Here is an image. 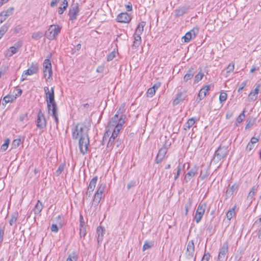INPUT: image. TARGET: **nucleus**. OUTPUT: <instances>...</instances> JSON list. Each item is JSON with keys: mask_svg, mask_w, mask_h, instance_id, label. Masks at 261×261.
Returning <instances> with one entry per match:
<instances>
[{"mask_svg": "<svg viewBox=\"0 0 261 261\" xmlns=\"http://www.w3.org/2000/svg\"><path fill=\"white\" fill-rule=\"evenodd\" d=\"M44 91L45 94L48 113L53 117L56 122H57L58 121L57 107L55 100L54 88L51 87L49 89L48 87H45Z\"/></svg>", "mask_w": 261, "mask_h": 261, "instance_id": "1", "label": "nucleus"}, {"mask_svg": "<svg viewBox=\"0 0 261 261\" xmlns=\"http://www.w3.org/2000/svg\"><path fill=\"white\" fill-rule=\"evenodd\" d=\"M126 116L125 115L119 114H115L110 120L108 124V130H121L123 129L122 126L125 123Z\"/></svg>", "mask_w": 261, "mask_h": 261, "instance_id": "2", "label": "nucleus"}, {"mask_svg": "<svg viewBox=\"0 0 261 261\" xmlns=\"http://www.w3.org/2000/svg\"><path fill=\"white\" fill-rule=\"evenodd\" d=\"M80 138L79 140V146L81 153L85 155L88 151L89 145V139L87 132H80Z\"/></svg>", "mask_w": 261, "mask_h": 261, "instance_id": "3", "label": "nucleus"}, {"mask_svg": "<svg viewBox=\"0 0 261 261\" xmlns=\"http://www.w3.org/2000/svg\"><path fill=\"white\" fill-rule=\"evenodd\" d=\"M145 22L142 21L138 25L134 35V41L132 45L133 49H137L141 43V35L144 31Z\"/></svg>", "mask_w": 261, "mask_h": 261, "instance_id": "4", "label": "nucleus"}, {"mask_svg": "<svg viewBox=\"0 0 261 261\" xmlns=\"http://www.w3.org/2000/svg\"><path fill=\"white\" fill-rule=\"evenodd\" d=\"M62 27L58 24L50 25L45 33V37L49 40H55L60 34Z\"/></svg>", "mask_w": 261, "mask_h": 261, "instance_id": "5", "label": "nucleus"}, {"mask_svg": "<svg viewBox=\"0 0 261 261\" xmlns=\"http://www.w3.org/2000/svg\"><path fill=\"white\" fill-rule=\"evenodd\" d=\"M171 146V142L169 140H166L163 146L159 149L157 154L155 162L156 164L161 163L165 158L168 149Z\"/></svg>", "mask_w": 261, "mask_h": 261, "instance_id": "6", "label": "nucleus"}, {"mask_svg": "<svg viewBox=\"0 0 261 261\" xmlns=\"http://www.w3.org/2000/svg\"><path fill=\"white\" fill-rule=\"evenodd\" d=\"M206 207V204L205 203H200L197 207L196 213L194 216V219L196 223H199L205 213Z\"/></svg>", "mask_w": 261, "mask_h": 261, "instance_id": "7", "label": "nucleus"}, {"mask_svg": "<svg viewBox=\"0 0 261 261\" xmlns=\"http://www.w3.org/2000/svg\"><path fill=\"white\" fill-rule=\"evenodd\" d=\"M228 250V243L227 242H225L220 248L217 261H224L225 259H226Z\"/></svg>", "mask_w": 261, "mask_h": 261, "instance_id": "8", "label": "nucleus"}, {"mask_svg": "<svg viewBox=\"0 0 261 261\" xmlns=\"http://www.w3.org/2000/svg\"><path fill=\"white\" fill-rule=\"evenodd\" d=\"M228 151L227 147L220 145L215 151L214 159L218 161H220L226 156Z\"/></svg>", "mask_w": 261, "mask_h": 261, "instance_id": "9", "label": "nucleus"}, {"mask_svg": "<svg viewBox=\"0 0 261 261\" xmlns=\"http://www.w3.org/2000/svg\"><path fill=\"white\" fill-rule=\"evenodd\" d=\"M22 46V41H19L15 43L14 46L10 47L5 53V57H10L17 53Z\"/></svg>", "mask_w": 261, "mask_h": 261, "instance_id": "10", "label": "nucleus"}, {"mask_svg": "<svg viewBox=\"0 0 261 261\" xmlns=\"http://www.w3.org/2000/svg\"><path fill=\"white\" fill-rule=\"evenodd\" d=\"M185 254L187 258L190 259L194 257V259H195V246L193 240H191L188 242Z\"/></svg>", "mask_w": 261, "mask_h": 261, "instance_id": "11", "label": "nucleus"}, {"mask_svg": "<svg viewBox=\"0 0 261 261\" xmlns=\"http://www.w3.org/2000/svg\"><path fill=\"white\" fill-rule=\"evenodd\" d=\"M44 76L46 80L49 79L52 75L51 65L48 59H45L43 62Z\"/></svg>", "mask_w": 261, "mask_h": 261, "instance_id": "12", "label": "nucleus"}, {"mask_svg": "<svg viewBox=\"0 0 261 261\" xmlns=\"http://www.w3.org/2000/svg\"><path fill=\"white\" fill-rule=\"evenodd\" d=\"M38 70L37 65H32L28 69L24 70L22 74L21 80L23 81L25 80L28 75H32L36 73Z\"/></svg>", "mask_w": 261, "mask_h": 261, "instance_id": "13", "label": "nucleus"}, {"mask_svg": "<svg viewBox=\"0 0 261 261\" xmlns=\"http://www.w3.org/2000/svg\"><path fill=\"white\" fill-rule=\"evenodd\" d=\"M198 32L199 29L197 28H194L187 32L185 35L182 37V39L184 40L185 42H188L192 39L195 38Z\"/></svg>", "mask_w": 261, "mask_h": 261, "instance_id": "14", "label": "nucleus"}, {"mask_svg": "<svg viewBox=\"0 0 261 261\" xmlns=\"http://www.w3.org/2000/svg\"><path fill=\"white\" fill-rule=\"evenodd\" d=\"M91 124L90 119H86L83 122L76 125L75 130H89L91 129Z\"/></svg>", "mask_w": 261, "mask_h": 261, "instance_id": "15", "label": "nucleus"}, {"mask_svg": "<svg viewBox=\"0 0 261 261\" xmlns=\"http://www.w3.org/2000/svg\"><path fill=\"white\" fill-rule=\"evenodd\" d=\"M36 125L39 129H43L46 126V120L44 115L40 111L37 115Z\"/></svg>", "mask_w": 261, "mask_h": 261, "instance_id": "16", "label": "nucleus"}, {"mask_svg": "<svg viewBox=\"0 0 261 261\" xmlns=\"http://www.w3.org/2000/svg\"><path fill=\"white\" fill-rule=\"evenodd\" d=\"M132 17L130 15L126 12L121 13L118 15L116 20L120 23H127L131 20Z\"/></svg>", "mask_w": 261, "mask_h": 261, "instance_id": "17", "label": "nucleus"}, {"mask_svg": "<svg viewBox=\"0 0 261 261\" xmlns=\"http://www.w3.org/2000/svg\"><path fill=\"white\" fill-rule=\"evenodd\" d=\"M79 12L78 6L76 5H72L69 12V19L71 20H75Z\"/></svg>", "mask_w": 261, "mask_h": 261, "instance_id": "18", "label": "nucleus"}, {"mask_svg": "<svg viewBox=\"0 0 261 261\" xmlns=\"http://www.w3.org/2000/svg\"><path fill=\"white\" fill-rule=\"evenodd\" d=\"M261 92V84L256 85L254 90L250 92L248 96L251 101H255L257 99V95Z\"/></svg>", "mask_w": 261, "mask_h": 261, "instance_id": "19", "label": "nucleus"}, {"mask_svg": "<svg viewBox=\"0 0 261 261\" xmlns=\"http://www.w3.org/2000/svg\"><path fill=\"white\" fill-rule=\"evenodd\" d=\"M198 172V167L194 166L186 174L185 177V181L186 182H188L191 180L192 177H194Z\"/></svg>", "mask_w": 261, "mask_h": 261, "instance_id": "20", "label": "nucleus"}, {"mask_svg": "<svg viewBox=\"0 0 261 261\" xmlns=\"http://www.w3.org/2000/svg\"><path fill=\"white\" fill-rule=\"evenodd\" d=\"M210 86L207 85L200 89L197 96L199 100H202L205 97L207 92L210 90Z\"/></svg>", "mask_w": 261, "mask_h": 261, "instance_id": "21", "label": "nucleus"}, {"mask_svg": "<svg viewBox=\"0 0 261 261\" xmlns=\"http://www.w3.org/2000/svg\"><path fill=\"white\" fill-rule=\"evenodd\" d=\"M186 97V94L185 92H179L178 93L175 98L173 101V105H177L181 101H183Z\"/></svg>", "mask_w": 261, "mask_h": 261, "instance_id": "22", "label": "nucleus"}, {"mask_svg": "<svg viewBox=\"0 0 261 261\" xmlns=\"http://www.w3.org/2000/svg\"><path fill=\"white\" fill-rule=\"evenodd\" d=\"M105 231V229L100 226L97 228L96 232L97 234V243L98 245L101 243L103 240Z\"/></svg>", "mask_w": 261, "mask_h": 261, "instance_id": "23", "label": "nucleus"}, {"mask_svg": "<svg viewBox=\"0 0 261 261\" xmlns=\"http://www.w3.org/2000/svg\"><path fill=\"white\" fill-rule=\"evenodd\" d=\"M160 83H156L152 87L149 88L147 92V96L152 97L155 94L156 90L160 87Z\"/></svg>", "mask_w": 261, "mask_h": 261, "instance_id": "24", "label": "nucleus"}, {"mask_svg": "<svg viewBox=\"0 0 261 261\" xmlns=\"http://www.w3.org/2000/svg\"><path fill=\"white\" fill-rule=\"evenodd\" d=\"M102 195L99 194L97 192L95 193L92 201V205H94L95 206L98 205V204L99 203L101 199Z\"/></svg>", "mask_w": 261, "mask_h": 261, "instance_id": "25", "label": "nucleus"}, {"mask_svg": "<svg viewBox=\"0 0 261 261\" xmlns=\"http://www.w3.org/2000/svg\"><path fill=\"white\" fill-rule=\"evenodd\" d=\"M238 186L236 184H233L232 186H231L228 189L226 190V194L227 196L230 197L232 195L235 191L238 189Z\"/></svg>", "mask_w": 261, "mask_h": 261, "instance_id": "26", "label": "nucleus"}, {"mask_svg": "<svg viewBox=\"0 0 261 261\" xmlns=\"http://www.w3.org/2000/svg\"><path fill=\"white\" fill-rule=\"evenodd\" d=\"M42 208H43L42 204L39 200H38L37 201L35 207L33 209V211L34 212V213L35 214H39L41 212Z\"/></svg>", "mask_w": 261, "mask_h": 261, "instance_id": "27", "label": "nucleus"}, {"mask_svg": "<svg viewBox=\"0 0 261 261\" xmlns=\"http://www.w3.org/2000/svg\"><path fill=\"white\" fill-rule=\"evenodd\" d=\"M78 257L79 255L77 252H72L68 255L66 261H77Z\"/></svg>", "mask_w": 261, "mask_h": 261, "instance_id": "28", "label": "nucleus"}, {"mask_svg": "<svg viewBox=\"0 0 261 261\" xmlns=\"http://www.w3.org/2000/svg\"><path fill=\"white\" fill-rule=\"evenodd\" d=\"M236 205H234L232 208L229 209L227 214H226V217L228 220H230L232 217L235 215L236 212H235V208H236Z\"/></svg>", "mask_w": 261, "mask_h": 261, "instance_id": "29", "label": "nucleus"}, {"mask_svg": "<svg viewBox=\"0 0 261 261\" xmlns=\"http://www.w3.org/2000/svg\"><path fill=\"white\" fill-rule=\"evenodd\" d=\"M194 74V72L192 69H190L184 77V81L186 82L191 79Z\"/></svg>", "mask_w": 261, "mask_h": 261, "instance_id": "30", "label": "nucleus"}, {"mask_svg": "<svg viewBox=\"0 0 261 261\" xmlns=\"http://www.w3.org/2000/svg\"><path fill=\"white\" fill-rule=\"evenodd\" d=\"M234 65L233 63H230L226 68L225 77H228L230 73H232L234 70Z\"/></svg>", "mask_w": 261, "mask_h": 261, "instance_id": "31", "label": "nucleus"}, {"mask_svg": "<svg viewBox=\"0 0 261 261\" xmlns=\"http://www.w3.org/2000/svg\"><path fill=\"white\" fill-rule=\"evenodd\" d=\"M68 6V3L66 0H64L62 4H61V6L58 8V13L60 14H62L64 11L66 9L67 7Z\"/></svg>", "mask_w": 261, "mask_h": 261, "instance_id": "32", "label": "nucleus"}, {"mask_svg": "<svg viewBox=\"0 0 261 261\" xmlns=\"http://www.w3.org/2000/svg\"><path fill=\"white\" fill-rule=\"evenodd\" d=\"M15 99L16 96H14L13 95H8L4 97L3 101H5L6 103H7L12 102Z\"/></svg>", "mask_w": 261, "mask_h": 261, "instance_id": "33", "label": "nucleus"}, {"mask_svg": "<svg viewBox=\"0 0 261 261\" xmlns=\"http://www.w3.org/2000/svg\"><path fill=\"white\" fill-rule=\"evenodd\" d=\"M204 73L202 72V70H200L199 72L195 76L194 83H198L202 79Z\"/></svg>", "mask_w": 261, "mask_h": 261, "instance_id": "34", "label": "nucleus"}, {"mask_svg": "<svg viewBox=\"0 0 261 261\" xmlns=\"http://www.w3.org/2000/svg\"><path fill=\"white\" fill-rule=\"evenodd\" d=\"M13 11L14 8L13 7H11L6 10L2 11V13L3 14L4 16L7 18L8 16L12 15Z\"/></svg>", "mask_w": 261, "mask_h": 261, "instance_id": "35", "label": "nucleus"}, {"mask_svg": "<svg viewBox=\"0 0 261 261\" xmlns=\"http://www.w3.org/2000/svg\"><path fill=\"white\" fill-rule=\"evenodd\" d=\"M195 122V120L193 118L189 119L185 124V129H190L191 127L194 124Z\"/></svg>", "mask_w": 261, "mask_h": 261, "instance_id": "36", "label": "nucleus"}, {"mask_svg": "<svg viewBox=\"0 0 261 261\" xmlns=\"http://www.w3.org/2000/svg\"><path fill=\"white\" fill-rule=\"evenodd\" d=\"M119 132H112L111 134L110 135V137L109 140L108 144H112L114 140L115 139L116 137L117 136L118 133Z\"/></svg>", "mask_w": 261, "mask_h": 261, "instance_id": "37", "label": "nucleus"}, {"mask_svg": "<svg viewBox=\"0 0 261 261\" xmlns=\"http://www.w3.org/2000/svg\"><path fill=\"white\" fill-rule=\"evenodd\" d=\"M256 190H257V188L255 186L251 188V190L250 191V192L248 194L247 198L248 199L250 200L251 201H252V200L253 199V196L254 195L255 192Z\"/></svg>", "mask_w": 261, "mask_h": 261, "instance_id": "38", "label": "nucleus"}, {"mask_svg": "<svg viewBox=\"0 0 261 261\" xmlns=\"http://www.w3.org/2000/svg\"><path fill=\"white\" fill-rule=\"evenodd\" d=\"M245 110H243L242 113H241L239 116L237 117L236 120V123L237 124H240L241 123L242 121L245 119Z\"/></svg>", "mask_w": 261, "mask_h": 261, "instance_id": "39", "label": "nucleus"}, {"mask_svg": "<svg viewBox=\"0 0 261 261\" xmlns=\"http://www.w3.org/2000/svg\"><path fill=\"white\" fill-rule=\"evenodd\" d=\"M10 140L9 139H5L4 143L1 147V150L2 151H5L7 149Z\"/></svg>", "mask_w": 261, "mask_h": 261, "instance_id": "40", "label": "nucleus"}, {"mask_svg": "<svg viewBox=\"0 0 261 261\" xmlns=\"http://www.w3.org/2000/svg\"><path fill=\"white\" fill-rule=\"evenodd\" d=\"M21 143L20 139L18 138L14 140L12 143V148H16Z\"/></svg>", "mask_w": 261, "mask_h": 261, "instance_id": "41", "label": "nucleus"}, {"mask_svg": "<svg viewBox=\"0 0 261 261\" xmlns=\"http://www.w3.org/2000/svg\"><path fill=\"white\" fill-rule=\"evenodd\" d=\"M154 245L153 242H148L145 241L143 246V251H145L147 249H150Z\"/></svg>", "mask_w": 261, "mask_h": 261, "instance_id": "42", "label": "nucleus"}, {"mask_svg": "<svg viewBox=\"0 0 261 261\" xmlns=\"http://www.w3.org/2000/svg\"><path fill=\"white\" fill-rule=\"evenodd\" d=\"M106 188V185L101 183L98 185V188L96 192L102 195Z\"/></svg>", "mask_w": 261, "mask_h": 261, "instance_id": "43", "label": "nucleus"}, {"mask_svg": "<svg viewBox=\"0 0 261 261\" xmlns=\"http://www.w3.org/2000/svg\"><path fill=\"white\" fill-rule=\"evenodd\" d=\"M255 119L252 118H248L247 120V124L245 127L246 129H249L250 127L253 125Z\"/></svg>", "mask_w": 261, "mask_h": 261, "instance_id": "44", "label": "nucleus"}, {"mask_svg": "<svg viewBox=\"0 0 261 261\" xmlns=\"http://www.w3.org/2000/svg\"><path fill=\"white\" fill-rule=\"evenodd\" d=\"M227 97V94L225 92H221L219 96V101L220 103L224 102Z\"/></svg>", "mask_w": 261, "mask_h": 261, "instance_id": "45", "label": "nucleus"}, {"mask_svg": "<svg viewBox=\"0 0 261 261\" xmlns=\"http://www.w3.org/2000/svg\"><path fill=\"white\" fill-rule=\"evenodd\" d=\"M65 167V164L63 163V164H60V166H59L58 169L56 171V173H55L56 175L57 176H59L62 173V172L64 170Z\"/></svg>", "mask_w": 261, "mask_h": 261, "instance_id": "46", "label": "nucleus"}, {"mask_svg": "<svg viewBox=\"0 0 261 261\" xmlns=\"http://www.w3.org/2000/svg\"><path fill=\"white\" fill-rule=\"evenodd\" d=\"M17 213H14L11 216V218L10 219L9 221V223L10 225H13L14 224H15L17 221Z\"/></svg>", "mask_w": 261, "mask_h": 261, "instance_id": "47", "label": "nucleus"}, {"mask_svg": "<svg viewBox=\"0 0 261 261\" xmlns=\"http://www.w3.org/2000/svg\"><path fill=\"white\" fill-rule=\"evenodd\" d=\"M8 30V27L6 25H3L0 28V39L2 38L4 35L7 32Z\"/></svg>", "mask_w": 261, "mask_h": 261, "instance_id": "48", "label": "nucleus"}, {"mask_svg": "<svg viewBox=\"0 0 261 261\" xmlns=\"http://www.w3.org/2000/svg\"><path fill=\"white\" fill-rule=\"evenodd\" d=\"M97 179H98L97 176H94L90 181L88 187L94 189L95 187Z\"/></svg>", "mask_w": 261, "mask_h": 261, "instance_id": "49", "label": "nucleus"}, {"mask_svg": "<svg viewBox=\"0 0 261 261\" xmlns=\"http://www.w3.org/2000/svg\"><path fill=\"white\" fill-rule=\"evenodd\" d=\"M191 204L192 200L191 199H189L187 203L185 205L186 215H187L189 210L191 208Z\"/></svg>", "mask_w": 261, "mask_h": 261, "instance_id": "50", "label": "nucleus"}, {"mask_svg": "<svg viewBox=\"0 0 261 261\" xmlns=\"http://www.w3.org/2000/svg\"><path fill=\"white\" fill-rule=\"evenodd\" d=\"M42 36H43V33L42 32H38L33 33L32 35V38L35 39H38L41 38L42 37Z\"/></svg>", "mask_w": 261, "mask_h": 261, "instance_id": "51", "label": "nucleus"}, {"mask_svg": "<svg viewBox=\"0 0 261 261\" xmlns=\"http://www.w3.org/2000/svg\"><path fill=\"white\" fill-rule=\"evenodd\" d=\"M112 132H105L103 136V142L109 141Z\"/></svg>", "mask_w": 261, "mask_h": 261, "instance_id": "52", "label": "nucleus"}, {"mask_svg": "<svg viewBox=\"0 0 261 261\" xmlns=\"http://www.w3.org/2000/svg\"><path fill=\"white\" fill-rule=\"evenodd\" d=\"M22 91L19 88H15L13 91L14 96H16V98L21 95Z\"/></svg>", "mask_w": 261, "mask_h": 261, "instance_id": "53", "label": "nucleus"}, {"mask_svg": "<svg viewBox=\"0 0 261 261\" xmlns=\"http://www.w3.org/2000/svg\"><path fill=\"white\" fill-rule=\"evenodd\" d=\"M94 189L88 187L87 191L86 193V197H90L92 195V192H93Z\"/></svg>", "mask_w": 261, "mask_h": 261, "instance_id": "54", "label": "nucleus"}, {"mask_svg": "<svg viewBox=\"0 0 261 261\" xmlns=\"http://www.w3.org/2000/svg\"><path fill=\"white\" fill-rule=\"evenodd\" d=\"M210 257V254L208 252H204L201 261H208Z\"/></svg>", "mask_w": 261, "mask_h": 261, "instance_id": "55", "label": "nucleus"}, {"mask_svg": "<svg viewBox=\"0 0 261 261\" xmlns=\"http://www.w3.org/2000/svg\"><path fill=\"white\" fill-rule=\"evenodd\" d=\"M254 147L255 145L248 143L246 146V150L247 152H249L254 148Z\"/></svg>", "mask_w": 261, "mask_h": 261, "instance_id": "56", "label": "nucleus"}, {"mask_svg": "<svg viewBox=\"0 0 261 261\" xmlns=\"http://www.w3.org/2000/svg\"><path fill=\"white\" fill-rule=\"evenodd\" d=\"M115 57V52H112L107 57V61H112Z\"/></svg>", "mask_w": 261, "mask_h": 261, "instance_id": "57", "label": "nucleus"}, {"mask_svg": "<svg viewBox=\"0 0 261 261\" xmlns=\"http://www.w3.org/2000/svg\"><path fill=\"white\" fill-rule=\"evenodd\" d=\"M50 229H51V231L54 232H57L59 230L57 225L55 224H53L51 225Z\"/></svg>", "mask_w": 261, "mask_h": 261, "instance_id": "58", "label": "nucleus"}, {"mask_svg": "<svg viewBox=\"0 0 261 261\" xmlns=\"http://www.w3.org/2000/svg\"><path fill=\"white\" fill-rule=\"evenodd\" d=\"M56 221H59V225L60 226V227L62 226V223H63V217L61 215H59L57 218H56Z\"/></svg>", "mask_w": 261, "mask_h": 261, "instance_id": "59", "label": "nucleus"}, {"mask_svg": "<svg viewBox=\"0 0 261 261\" xmlns=\"http://www.w3.org/2000/svg\"><path fill=\"white\" fill-rule=\"evenodd\" d=\"M258 141V138L256 137H252L249 143L255 145Z\"/></svg>", "mask_w": 261, "mask_h": 261, "instance_id": "60", "label": "nucleus"}, {"mask_svg": "<svg viewBox=\"0 0 261 261\" xmlns=\"http://www.w3.org/2000/svg\"><path fill=\"white\" fill-rule=\"evenodd\" d=\"M135 186H136V182L134 181H131L127 184V189H129L131 188L134 187Z\"/></svg>", "mask_w": 261, "mask_h": 261, "instance_id": "61", "label": "nucleus"}, {"mask_svg": "<svg viewBox=\"0 0 261 261\" xmlns=\"http://www.w3.org/2000/svg\"><path fill=\"white\" fill-rule=\"evenodd\" d=\"M79 137H80V132H73L72 137L73 139H76Z\"/></svg>", "mask_w": 261, "mask_h": 261, "instance_id": "62", "label": "nucleus"}, {"mask_svg": "<svg viewBox=\"0 0 261 261\" xmlns=\"http://www.w3.org/2000/svg\"><path fill=\"white\" fill-rule=\"evenodd\" d=\"M184 168V166L180 164H179L177 167V171L176 173L177 174V175H179L180 172L182 168Z\"/></svg>", "mask_w": 261, "mask_h": 261, "instance_id": "63", "label": "nucleus"}, {"mask_svg": "<svg viewBox=\"0 0 261 261\" xmlns=\"http://www.w3.org/2000/svg\"><path fill=\"white\" fill-rule=\"evenodd\" d=\"M247 81H244L241 84L240 87L238 89V92H240L246 86Z\"/></svg>", "mask_w": 261, "mask_h": 261, "instance_id": "64", "label": "nucleus"}]
</instances>
